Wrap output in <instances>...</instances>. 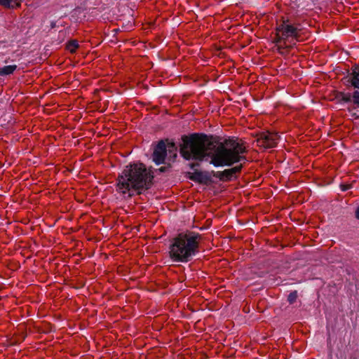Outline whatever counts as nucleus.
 I'll list each match as a JSON object with an SVG mask.
<instances>
[{
  "label": "nucleus",
  "instance_id": "4468645a",
  "mask_svg": "<svg viewBox=\"0 0 359 359\" xmlns=\"http://www.w3.org/2000/svg\"><path fill=\"white\" fill-rule=\"evenodd\" d=\"M353 100L354 104L359 107V91H355L353 95Z\"/></svg>",
  "mask_w": 359,
  "mask_h": 359
},
{
  "label": "nucleus",
  "instance_id": "7ed1b4c3",
  "mask_svg": "<svg viewBox=\"0 0 359 359\" xmlns=\"http://www.w3.org/2000/svg\"><path fill=\"white\" fill-rule=\"evenodd\" d=\"M201 235L192 231L178 233L170 242L169 257L175 262L187 263L191 260L199 250Z\"/></svg>",
  "mask_w": 359,
  "mask_h": 359
},
{
  "label": "nucleus",
  "instance_id": "20e7f679",
  "mask_svg": "<svg viewBox=\"0 0 359 359\" xmlns=\"http://www.w3.org/2000/svg\"><path fill=\"white\" fill-rule=\"evenodd\" d=\"M299 31L297 27L285 21L276 27L273 42L280 53L287 52L299 40Z\"/></svg>",
  "mask_w": 359,
  "mask_h": 359
},
{
  "label": "nucleus",
  "instance_id": "f8f14e48",
  "mask_svg": "<svg viewBox=\"0 0 359 359\" xmlns=\"http://www.w3.org/2000/svg\"><path fill=\"white\" fill-rule=\"evenodd\" d=\"M79 48V42L77 40H70L66 44V48L71 53H74Z\"/></svg>",
  "mask_w": 359,
  "mask_h": 359
},
{
  "label": "nucleus",
  "instance_id": "dca6fc26",
  "mask_svg": "<svg viewBox=\"0 0 359 359\" xmlns=\"http://www.w3.org/2000/svg\"><path fill=\"white\" fill-rule=\"evenodd\" d=\"M342 100L346 102H350L351 101V95H344L342 96Z\"/></svg>",
  "mask_w": 359,
  "mask_h": 359
},
{
  "label": "nucleus",
  "instance_id": "0eeeda50",
  "mask_svg": "<svg viewBox=\"0 0 359 359\" xmlns=\"http://www.w3.org/2000/svg\"><path fill=\"white\" fill-rule=\"evenodd\" d=\"M242 168V164H240L231 168L226 169L224 171L217 172L215 176L222 181H229L234 175L241 172Z\"/></svg>",
  "mask_w": 359,
  "mask_h": 359
},
{
  "label": "nucleus",
  "instance_id": "2eb2a0df",
  "mask_svg": "<svg viewBox=\"0 0 359 359\" xmlns=\"http://www.w3.org/2000/svg\"><path fill=\"white\" fill-rule=\"evenodd\" d=\"M351 185L348 184H344L341 185V189L344 191H347L348 189H351Z\"/></svg>",
  "mask_w": 359,
  "mask_h": 359
},
{
  "label": "nucleus",
  "instance_id": "ddd939ff",
  "mask_svg": "<svg viewBox=\"0 0 359 359\" xmlns=\"http://www.w3.org/2000/svg\"><path fill=\"white\" fill-rule=\"evenodd\" d=\"M297 298V292L296 290L290 292L287 297V301L290 304H293Z\"/></svg>",
  "mask_w": 359,
  "mask_h": 359
},
{
  "label": "nucleus",
  "instance_id": "1a4fd4ad",
  "mask_svg": "<svg viewBox=\"0 0 359 359\" xmlns=\"http://www.w3.org/2000/svg\"><path fill=\"white\" fill-rule=\"evenodd\" d=\"M21 0H0V6L6 8H14L20 7Z\"/></svg>",
  "mask_w": 359,
  "mask_h": 359
},
{
  "label": "nucleus",
  "instance_id": "f257e3e1",
  "mask_svg": "<svg viewBox=\"0 0 359 359\" xmlns=\"http://www.w3.org/2000/svg\"><path fill=\"white\" fill-rule=\"evenodd\" d=\"M182 140L180 154L185 159L202 161L210 156V163L216 167L231 166L245 160L248 151L244 142L238 139L229 138L218 143L212 136L194 133Z\"/></svg>",
  "mask_w": 359,
  "mask_h": 359
},
{
  "label": "nucleus",
  "instance_id": "9b49d317",
  "mask_svg": "<svg viewBox=\"0 0 359 359\" xmlns=\"http://www.w3.org/2000/svg\"><path fill=\"white\" fill-rule=\"evenodd\" d=\"M189 178L192 181L197 182H203L205 177L203 175V173L201 171H195L194 172H189Z\"/></svg>",
  "mask_w": 359,
  "mask_h": 359
},
{
  "label": "nucleus",
  "instance_id": "423d86ee",
  "mask_svg": "<svg viewBox=\"0 0 359 359\" xmlns=\"http://www.w3.org/2000/svg\"><path fill=\"white\" fill-rule=\"evenodd\" d=\"M279 135L276 133L269 131L260 133L257 138V144L259 147L269 149L275 147L278 142Z\"/></svg>",
  "mask_w": 359,
  "mask_h": 359
},
{
  "label": "nucleus",
  "instance_id": "39448f33",
  "mask_svg": "<svg viewBox=\"0 0 359 359\" xmlns=\"http://www.w3.org/2000/svg\"><path fill=\"white\" fill-rule=\"evenodd\" d=\"M177 147L174 142H165L160 141L154 149L153 153V160L156 164L164 163L165 156L168 151L170 155L176 156Z\"/></svg>",
  "mask_w": 359,
  "mask_h": 359
},
{
  "label": "nucleus",
  "instance_id": "6e6552de",
  "mask_svg": "<svg viewBox=\"0 0 359 359\" xmlns=\"http://www.w3.org/2000/svg\"><path fill=\"white\" fill-rule=\"evenodd\" d=\"M350 82L354 88H359V65L353 67Z\"/></svg>",
  "mask_w": 359,
  "mask_h": 359
},
{
  "label": "nucleus",
  "instance_id": "f3484780",
  "mask_svg": "<svg viewBox=\"0 0 359 359\" xmlns=\"http://www.w3.org/2000/svg\"><path fill=\"white\" fill-rule=\"evenodd\" d=\"M355 217L359 219V206L355 210Z\"/></svg>",
  "mask_w": 359,
  "mask_h": 359
},
{
  "label": "nucleus",
  "instance_id": "f03ea898",
  "mask_svg": "<svg viewBox=\"0 0 359 359\" xmlns=\"http://www.w3.org/2000/svg\"><path fill=\"white\" fill-rule=\"evenodd\" d=\"M154 175L142 163H134L126 165L116 179V190L123 197H132L135 193L140 194L149 189Z\"/></svg>",
  "mask_w": 359,
  "mask_h": 359
},
{
  "label": "nucleus",
  "instance_id": "9d476101",
  "mask_svg": "<svg viewBox=\"0 0 359 359\" xmlns=\"http://www.w3.org/2000/svg\"><path fill=\"white\" fill-rule=\"evenodd\" d=\"M18 66L16 65L4 66L0 68V76H5L13 74L17 69Z\"/></svg>",
  "mask_w": 359,
  "mask_h": 359
}]
</instances>
